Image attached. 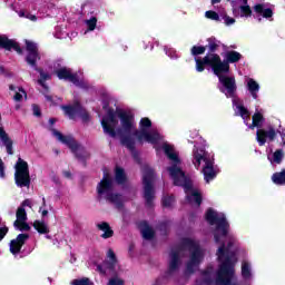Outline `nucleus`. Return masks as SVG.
Wrapping results in <instances>:
<instances>
[{
  "instance_id": "nucleus-1",
  "label": "nucleus",
  "mask_w": 285,
  "mask_h": 285,
  "mask_svg": "<svg viewBox=\"0 0 285 285\" xmlns=\"http://www.w3.org/2000/svg\"><path fill=\"white\" fill-rule=\"evenodd\" d=\"M102 108L106 110V115L101 119V126L105 135H108L112 139L120 134V141L122 146L128 150H135V146L138 144H151L156 150H163L166 157L169 159L170 166L167 167L170 179L174 181V186H181L185 190L186 199L191 206H202V191L199 188L193 186V180L181 170V159L179 153L175 149V146L168 141H164V135L159 132V129L153 128V121L150 118H141L138 128L135 122V116L132 114L121 110L108 108V100L102 101ZM163 141L160 147L157 144Z\"/></svg>"
},
{
  "instance_id": "nucleus-2",
  "label": "nucleus",
  "mask_w": 285,
  "mask_h": 285,
  "mask_svg": "<svg viewBox=\"0 0 285 285\" xmlns=\"http://www.w3.org/2000/svg\"><path fill=\"white\" fill-rule=\"evenodd\" d=\"M197 72H204V66H210L214 75L218 77L217 88L227 99H232L234 112L237 117L246 119L248 109L244 107V100L237 97V80L235 76L228 75V63L222 62L219 55H206L203 59L195 57Z\"/></svg>"
},
{
  "instance_id": "nucleus-3",
  "label": "nucleus",
  "mask_w": 285,
  "mask_h": 285,
  "mask_svg": "<svg viewBox=\"0 0 285 285\" xmlns=\"http://www.w3.org/2000/svg\"><path fill=\"white\" fill-rule=\"evenodd\" d=\"M184 250H188L189 253V261L186 264L185 275H193V273L199 268V264L204 262V248L199 246V242L193 238H183L181 246L173 248L169 254L168 268L163 275L164 279H170V277H175V275L179 273Z\"/></svg>"
},
{
  "instance_id": "nucleus-4",
  "label": "nucleus",
  "mask_w": 285,
  "mask_h": 285,
  "mask_svg": "<svg viewBox=\"0 0 285 285\" xmlns=\"http://www.w3.org/2000/svg\"><path fill=\"white\" fill-rule=\"evenodd\" d=\"M193 144L195 145L191 150V164L196 170L203 173L206 184H210L219 175V167L215 165V156L206 151V147L202 140L200 144L197 140Z\"/></svg>"
},
{
  "instance_id": "nucleus-5",
  "label": "nucleus",
  "mask_w": 285,
  "mask_h": 285,
  "mask_svg": "<svg viewBox=\"0 0 285 285\" xmlns=\"http://www.w3.org/2000/svg\"><path fill=\"white\" fill-rule=\"evenodd\" d=\"M97 271L105 277H110L107 285H125V282L119 277L121 267L117 262V256L112 249H108L107 258L102 264L97 265Z\"/></svg>"
},
{
  "instance_id": "nucleus-6",
  "label": "nucleus",
  "mask_w": 285,
  "mask_h": 285,
  "mask_svg": "<svg viewBox=\"0 0 285 285\" xmlns=\"http://www.w3.org/2000/svg\"><path fill=\"white\" fill-rule=\"evenodd\" d=\"M26 50H27V56H26V61L36 72H39L40 78L38 79L39 86L43 88V90H48V85H46L47 81H50L52 79V71H46L42 68L37 67V61L41 59V56L39 55V47L37 43L26 40Z\"/></svg>"
},
{
  "instance_id": "nucleus-7",
  "label": "nucleus",
  "mask_w": 285,
  "mask_h": 285,
  "mask_svg": "<svg viewBox=\"0 0 285 285\" xmlns=\"http://www.w3.org/2000/svg\"><path fill=\"white\" fill-rule=\"evenodd\" d=\"M97 193L99 199H106L110 204H115V206L118 208H120L121 204L124 203L121 195L115 193L112 178H110V175L106 173H104V177L97 186Z\"/></svg>"
},
{
  "instance_id": "nucleus-8",
  "label": "nucleus",
  "mask_w": 285,
  "mask_h": 285,
  "mask_svg": "<svg viewBox=\"0 0 285 285\" xmlns=\"http://www.w3.org/2000/svg\"><path fill=\"white\" fill-rule=\"evenodd\" d=\"M142 186H144V199L146 206L153 208V199H155V170L148 165H142Z\"/></svg>"
},
{
  "instance_id": "nucleus-9",
  "label": "nucleus",
  "mask_w": 285,
  "mask_h": 285,
  "mask_svg": "<svg viewBox=\"0 0 285 285\" xmlns=\"http://www.w3.org/2000/svg\"><path fill=\"white\" fill-rule=\"evenodd\" d=\"M51 132L58 141L65 144V146H68V148H70L71 153H73L78 159H85V157L88 156V154H86V149L77 144V140H75L72 136H63L60 131H57V129H52Z\"/></svg>"
},
{
  "instance_id": "nucleus-10",
  "label": "nucleus",
  "mask_w": 285,
  "mask_h": 285,
  "mask_svg": "<svg viewBox=\"0 0 285 285\" xmlns=\"http://www.w3.org/2000/svg\"><path fill=\"white\" fill-rule=\"evenodd\" d=\"M14 169L16 186L19 188H28L30 186V170L28 169V163L18 158Z\"/></svg>"
},
{
  "instance_id": "nucleus-11",
  "label": "nucleus",
  "mask_w": 285,
  "mask_h": 285,
  "mask_svg": "<svg viewBox=\"0 0 285 285\" xmlns=\"http://www.w3.org/2000/svg\"><path fill=\"white\" fill-rule=\"evenodd\" d=\"M58 79H65V81H70L77 88H82V90H88L90 85L79 73L72 72V69L63 67L59 73H56Z\"/></svg>"
},
{
  "instance_id": "nucleus-12",
  "label": "nucleus",
  "mask_w": 285,
  "mask_h": 285,
  "mask_svg": "<svg viewBox=\"0 0 285 285\" xmlns=\"http://www.w3.org/2000/svg\"><path fill=\"white\" fill-rule=\"evenodd\" d=\"M61 108L65 115L69 117V119H82L83 121H88V119H90L88 111H86V109H83L79 102H75L73 105L69 106H62Z\"/></svg>"
},
{
  "instance_id": "nucleus-13",
  "label": "nucleus",
  "mask_w": 285,
  "mask_h": 285,
  "mask_svg": "<svg viewBox=\"0 0 285 285\" xmlns=\"http://www.w3.org/2000/svg\"><path fill=\"white\" fill-rule=\"evenodd\" d=\"M264 109L259 108V106L255 107V112L252 117V122H250V111L247 109V117L243 119L244 124L249 128V130H254V128L262 129L264 126Z\"/></svg>"
},
{
  "instance_id": "nucleus-14",
  "label": "nucleus",
  "mask_w": 285,
  "mask_h": 285,
  "mask_svg": "<svg viewBox=\"0 0 285 285\" xmlns=\"http://www.w3.org/2000/svg\"><path fill=\"white\" fill-rule=\"evenodd\" d=\"M233 14L239 19H248L253 17V10L248 6V0H234L232 1Z\"/></svg>"
},
{
  "instance_id": "nucleus-15",
  "label": "nucleus",
  "mask_w": 285,
  "mask_h": 285,
  "mask_svg": "<svg viewBox=\"0 0 285 285\" xmlns=\"http://www.w3.org/2000/svg\"><path fill=\"white\" fill-rule=\"evenodd\" d=\"M277 137V130L272 125H268L265 128L257 129L256 131V141L258 146H266V142L275 141Z\"/></svg>"
},
{
  "instance_id": "nucleus-16",
  "label": "nucleus",
  "mask_w": 285,
  "mask_h": 285,
  "mask_svg": "<svg viewBox=\"0 0 285 285\" xmlns=\"http://www.w3.org/2000/svg\"><path fill=\"white\" fill-rule=\"evenodd\" d=\"M254 17L258 21L262 19H273V6L268 2H258L254 6Z\"/></svg>"
},
{
  "instance_id": "nucleus-17",
  "label": "nucleus",
  "mask_w": 285,
  "mask_h": 285,
  "mask_svg": "<svg viewBox=\"0 0 285 285\" xmlns=\"http://www.w3.org/2000/svg\"><path fill=\"white\" fill-rule=\"evenodd\" d=\"M17 219L13 223L16 230L28 232L30 230V225L28 222V214L26 213V208L19 207L16 213Z\"/></svg>"
},
{
  "instance_id": "nucleus-18",
  "label": "nucleus",
  "mask_w": 285,
  "mask_h": 285,
  "mask_svg": "<svg viewBox=\"0 0 285 285\" xmlns=\"http://www.w3.org/2000/svg\"><path fill=\"white\" fill-rule=\"evenodd\" d=\"M30 239L29 234H19L16 239H12L9 244V250L16 257L21 253V248H23V244H26Z\"/></svg>"
},
{
  "instance_id": "nucleus-19",
  "label": "nucleus",
  "mask_w": 285,
  "mask_h": 285,
  "mask_svg": "<svg viewBox=\"0 0 285 285\" xmlns=\"http://www.w3.org/2000/svg\"><path fill=\"white\" fill-rule=\"evenodd\" d=\"M0 48H4V50H14L18 55H23V49L21 46L17 43L14 40L8 39L6 36L0 35Z\"/></svg>"
},
{
  "instance_id": "nucleus-20",
  "label": "nucleus",
  "mask_w": 285,
  "mask_h": 285,
  "mask_svg": "<svg viewBox=\"0 0 285 285\" xmlns=\"http://www.w3.org/2000/svg\"><path fill=\"white\" fill-rule=\"evenodd\" d=\"M245 83H246V89L248 90L250 97L253 99H259V90H261V86L259 82H257L255 79L253 78H246L245 79Z\"/></svg>"
},
{
  "instance_id": "nucleus-21",
  "label": "nucleus",
  "mask_w": 285,
  "mask_h": 285,
  "mask_svg": "<svg viewBox=\"0 0 285 285\" xmlns=\"http://www.w3.org/2000/svg\"><path fill=\"white\" fill-rule=\"evenodd\" d=\"M97 13L90 12L87 16H85L83 26L86 28L85 35H88V32H95L97 29Z\"/></svg>"
},
{
  "instance_id": "nucleus-22",
  "label": "nucleus",
  "mask_w": 285,
  "mask_h": 285,
  "mask_svg": "<svg viewBox=\"0 0 285 285\" xmlns=\"http://www.w3.org/2000/svg\"><path fill=\"white\" fill-rule=\"evenodd\" d=\"M0 121H1V115H0ZM0 146L6 147L8 155H13L12 139H10V136H8V132H6V129H3V127H0Z\"/></svg>"
},
{
  "instance_id": "nucleus-23",
  "label": "nucleus",
  "mask_w": 285,
  "mask_h": 285,
  "mask_svg": "<svg viewBox=\"0 0 285 285\" xmlns=\"http://www.w3.org/2000/svg\"><path fill=\"white\" fill-rule=\"evenodd\" d=\"M242 277L245 282L253 279V264L247 258L242 261Z\"/></svg>"
},
{
  "instance_id": "nucleus-24",
  "label": "nucleus",
  "mask_w": 285,
  "mask_h": 285,
  "mask_svg": "<svg viewBox=\"0 0 285 285\" xmlns=\"http://www.w3.org/2000/svg\"><path fill=\"white\" fill-rule=\"evenodd\" d=\"M267 159L272 166L282 164L284 161V149H276L274 153L268 154Z\"/></svg>"
},
{
  "instance_id": "nucleus-25",
  "label": "nucleus",
  "mask_w": 285,
  "mask_h": 285,
  "mask_svg": "<svg viewBox=\"0 0 285 285\" xmlns=\"http://www.w3.org/2000/svg\"><path fill=\"white\" fill-rule=\"evenodd\" d=\"M139 228L144 239H153V237H155V230L150 228V226L148 225V222H145V220L140 222Z\"/></svg>"
},
{
  "instance_id": "nucleus-26",
  "label": "nucleus",
  "mask_w": 285,
  "mask_h": 285,
  "mask_svg": "<svg viewBox=\"0 0 285 285\" xmlns=\"http://www.w3.org/2000/svg\"><path fill=\"white\" fill-rule=\"evenodd\" d=\"M242 59V53L237 51H228L225 55V60H220V63H227V66L230 68L229 63H237Z\"/></svg>"
},
{
  "instance_id": "nucleus-27",
  "label": "nucleus",
  "mask_w": 285,
  "mask_h": 285,
  "mask_svg": "<svg viewBox=\"0 0 285 285\" xmlns=\"http://www.w3.org/2000/svg\"><path fill=\"white\" fill-rule=\"evenodd\" d=\"M97 228L98 230H101L104 233L101 235L102 239H109V237H112V235H115V232H112V228H110V225L106 222L98 223Z\"/></svg>"
},
{
  "instance_id": "nucleus-28",
  "label": "nucleus",
  "mask_w": 285,
  "mask_h": 285,
  "mask_svg": "<svg viewBox=\"0 0 285 285\" xmlns=\"http://www.w3.org/2000/svg\"><path fill=\"white\" fill-rule=\"evenodd\" d=\"M207 43V48L209 50L207 55H217L215 52L222 48V41L217 40L215 37L208 38Z\"/></svg>"
},
{
  "instance_id": "nucleus-29",
  "label": "nucleus",
  "mask_w": 285,
  "mask_h": 285,
  "mask_svg": "<svg viewBox=\"0 0 285 285\" xmlns=\"http://www.w3.org/2000/svg\"><path fill=\"white\" fill-rule=\"evenodd\" d=\"M33 228L40 235H48V233H50V227L46 224L45 220H35Z\"/></svg>"
},
{
  "instance_id": "nucleus-30",
  "label": "nucleus",
  "mask_w": 285,
  "mask_h": 285,
  "mask_svg": "<svg viewBox=\"0 0 285 285\" xmlns=\"http://www.w3.org/2000/svg\"><path fill=\"white\" fill-rule=\"evenodd\" d=\"M217 10L220 13V21H223V23H225V26H235V18H232L230 16H228V13L226 12V9H224V7H220Z\"/></svg>"
},
{
  "instance_id": "nucleus-31",
  "label": "nucleus",
  "mask_w": 285,
  "mask_h": 285,
  "mask_svg": "<svg viewBox=\"0 0 285 285\" xmlns=\"http://www.w3.org/2000/svg\"><path fill=\"white\" fill-rule=\"evenodd\" d=\"M272 181L276 186H285V169L274 173L272 175Z\"/></svg>"
},
{
  "instance_id": "nucleus-32",
  "label": "nucleus",
  "mask_w": 285,
  "mask_h": 285,
  "mask_svg": "<svg viewBox=\"0 0 285 285\" xmlns=\"http://www.w3.org/2000/svg\"><path fill=\"white\" fill-rule=\"evenodd\" d=\"M9 89L12 92H14V95H13L14 101H21V99H23V97H27L26 90H23V88H21V87L10 85Z\"/></svg>"
},
{
  "instance_id": "nucleus-33",
  "label": "nucleus",
  "mask_w": 285,
  "mask_h": 285,
  "mask_svg": "<svg viewBox=\"0 0 285 285\" xmlns=\"http://www.w3.org/2000/svg\"><path fill=\"white\" fill-rule=\"evenodd\" d=\"M115 179L116 183L119 184L120 186H124V184H126V171L124 170V168L116 167Z\"/></svg>"
},
{
  "instance_id": "nucleus-34",
  "label": "nucleus",
  "mask_w": 285,
  "mask_h": 285,
  "mask_svg": "<svg viewBox=\"0 0 285 285\" xmlns=\"http://www.w3.org/2000/svg\"><path fill=\"white\" fill-rule=\"evenodd\" d=\"M63 68H66V66L61 59L55 60L49 65L50 72H53L55 75L59 73Z\"/></svg>"
},
{
  "instance_id": "nucleus-35",
  "label": "nucleus",
  "mask_w": 285,
  "mask_h": 285,
  "mask_svg": "<svg viewBox=\"0 0 285 285\" xmlns=\"http://www.w3.org/2000/svg\"><path fill=\"white\" fill-rule=\"evenodd\" d=\"M206 19H210V21L222 22V13L214 10H208L205 12Z\"/></svg>"
},
{
  "instance_id": "nucleus-36",
  "label": "nucleus",
  "mask_w": 285,
  "mask_h": 285,
  "mask_svg": "<svg viewBox=\"0 0 285 285\" xmlns=\"http://www.w3.org/2000/svg\"><path fill=\"white\" fill-rule=\"evenodd\" d=\"M164 52L169 59H179V53L173 47L165 46Z\"/></svg>"
},
{
  "instance_id": "nucleus-37",
  "label": "nucleus",
  "mask_w": 285,
  "mask_h": 285,
  "mask_svg": "<svg viewBox=\"0 0 285 285\" xmlns=\"http://www.w3.org/2000/svg\"><path fill=\"white\" fill-rule=\"evenodd\" d=\"M71 285H95V283L90 281V278L88 277H82V278L73 279L71 282Z\"/></svg>"
},
{
  "instance_id": "nucleus-38",
  "label": "nucleus",
  "mask_w": 285,
  "mask_h": 285,
  "mask_svg": "<svg viewBox=\"0 0 285 285\" xmlns=\"http://www.w3.org/2000/svg\"><path fill=\"white\" fill-rule=\"evenodd\" d=\"M175 204V196H163V206L164 208H170Z\"/></svg>"
},
{
  "instance_id": "nucleus-39",
  "label": "nucleus",
  "mask_w": 285,
  "mask_h": 285,
  "mask_svg": "<svg viewBox=\"0 0 285 285\" xmlns=\"http://www.w3.org/2000/svg\"><path fill=\"white\" fill-rule=\"evenodd\" d=\"M53 36L56 39H66V37H68V32L63 31V28L61 27H56Z\"/></svg>"
},
{
  "instance_id": "nucleus-40",
  "label": "nucleus",
  "mask_w": 285,
  "mask_h": 285,
  "mask_svg": "<svg viewBox=\"0 0 285 285\" xmlns=\"http://www.w3.org/2000/svg\"><path fill=\"white\" fill-rule=\"evenodd\" d=\"M204 52H206V47L204 46H194L191 48L193 57H198V55H204Z\"/></svg>"
},
{
  "instance_id": "nucleus-41",
  "label": "nucleus",
  "mask_w": 285,
  "mask_h": 285,
  "mask_svg": "<svg viewBox=\"0 0 285 285\" xmlns=\"http://www.w3.org/2000/svg\"><path fill=\"white\" fill-rule=\"evenodd\" d=\"M8 226L6 225H1L0 226V242H3V237H6V235H8Z\"/></svg>"
},
{
  "instance_id": "nucleus-42",
  "label": "nucleus",
  "mask_w": 285,
  "mask_h": 285,
  "mask_svg": "<svg viewBox=\"0 0 285 285\" xmlns=\"http://www.w3.org/2000/svg\"><path fill=\"white\" fill-rule=\"evenodd\" d=\"M0 179H6V167L3 166V160L0 159Z\"/></svg>"
},
{
  "instance_id": "nucleus-43",
  "label": "nucleus",
  "mask_w": 285,
  "mask_h": 285,
  "mask_svg": "<svg viewBox=\"0 0 285 285\" xmlns=\"http://www.w3.org/2000/svg\"><path fill=\"white\" fill-rule=\"evenodd\" d=\"M32 112L35 117H41V109L37 105H32Z\"/></svg>"
},
{
  "instance_id": "nucleus-44",
  "label": "nucleus",
  "mask_w": 285,
  "mask_h": 285,
  "mask_svg": "<svg viewBox=\"0 0 285 285\" xmlns=\"http://www.w3.org/2000/svg\"><path fill=\"white\" fill-rule=\"evenodd\" d=\"M190 138L191 139H202V137H199V131H197V130L190 131Z\"/></svg>"
},
{
  "instance_id": "nucleus-45",
  "label": "nucleus",
  "mask_w": 285,
  "mask_h": 285,
  "mask_svg": "<svg viewBox=\"0 0 285 285\" xmlns=\"http://www.w3.org/2000/svg\"><path fill=\"white\" fill-rule=\"evenodd\" d=\"M217 3H222V0H212V6H214L215 10H219V8H222V6L217 7Z\"/></svg>"
},
{
  "instance_id": "nucleus-46",
  "label": "nucleus",
  "mask_w": 285,
  "mask_h": 285,
  "mask_svg": "<svg viewBox=\"0 0 285 285\" xmlns=\"http://www.w3.org/2000/svg\"><path fill=\"white\" fill-rule=\"evenodd\" d=\"M39 213H40L41 217H48V209L43 210V207H40Z\"/></svg>"
},
{
  "instance_id": "nucleus-47",
  "label": "nucleus",
  "mask_w": 285,
  "mask_h": 285,
  "mask_svg": "<svg viewBox=\"0 0 285 285\" xmlns=\"http://www.w3.org/2000/svg\"><path fill=\"white\" fill-rule=\"evenodd\" d=\"M26 19H29L30 21H37V16L27 13Z\"/></svg>"
},
{
  "instance_id": "nucleus-48",
  "label": "nucleus",
  "mask_w": 285,
  "mask_h": 285,
  "mask_svg": "<svg viewBox=\"0 0 285 285\" xmlns=\"http://www.w3.org/2000/svg\"><path fill=\"white\" fill-rule=\"evenodd\" d=\"M22 206H28L30 208L32 206V202L30 199H26L23 200Z\"/></svg>"
},
{
  "instance_id": "nucleus-49",
  "label": "nucleus",
  "mask_w": 285,
  "mask_h": 285,
  "mask_svg": "<svg viewBox=\"0 0 285 285\" xmlns=\"http://www.w3.org/2000/svg\"><path fill=\"white\" fill-rule=\"evenodd\" d=\"M160 230H168V223L160 224Z\"/></svg>"
},
{
  "instance_id": "nucleus-50",
  "label": "nucleus",
  "mask_w": 285,
  "mask_h": 285,
  "mask_svg": "<svg viewBox=\"0 0 285 285\" xmlns=\"http://www.w3.org/2000/svg\"><path fill=\"white\" fill-rule=\"evenodd\" d=\"M63 177L70 179V177H72V174L70 171H63Z\"/></svg>"
},
{
  "instance_id": "nucleus-51",
  "label": "nucleus",
  "mask_w": 285,
  "mask_h": 285,
  "mask_svg": "<svg viewBox=\"0 0 285 285\" xmlns=\"http://www.w3.org/2000/svg\"><path fill=\"white\" fill-rule=\"evenodd\" d=\"M42 210H46V197H42Z\"/></svg>"
},
{
  "instance_id": "nucleus-52",
  "label": "nucleus",
  "mask_w": 285,
  "mask_h": 285,
  "mask_svg": "<svg viewBox=\"0 0 285 285\" xmlns=\"http://www.w3.org/2000/svg\"><path fill=\"white\" fill-rule=\"evenodd\" d=\"M19 17H26L28 13H24L23 11H19Z\"/></svg>"
},
{
  "instance_id": "nucleus-53",
  "label": "nucleus",
  "mask_w": 285,
  "mask_h": 285,
  "mask_svg": "<svg viewBox=\"0 0 285 285\" xmlns=\"http://www.w3.org/2000/svg\"><path fill=\"white\" fill-rule=\"evenodd\" d=\"M154 285H161V281L158 278Z\"/></svg>"
},
{
  "instance_id": "nucleus-54",
  "label": "nucleus",
  "mask_w": 285,
  "mask_h": 285,
  "mask_svg": "<svg viewBox=\"0 0 285 285\" xmlns=\"http://www.w3.org/2000/svg\"><path fill=\"white\" fill-rule=\"evenodd\" d=\"M46 99H47L48 101H52V97H50V96H46Z\"/></svg>"
},
{
  "instance_id": "nucleus-55",
  "label": "nucleus",
  "mask_w": 285,
  "mask_h": 285,
  "mask_svg": "<svg viewBox=\"0 0 285 285\" xmlns=\"http://www.w3.org/2000/svg\"><path fill=\"white\" fill-rule=\"evenodd\" d=\"M49 124H51V126H52V124H55V119H53V118H50V119H49Z\"/></svg>"
},
{
  "instance_id": "nucleus-56",
  "label": "nucleus",
  "mask_w": 285,
  "mask_h": 285,
  "mask_svg": "<svg viewBox=\"0 0 285 285\" xmlns=\"http://www.w3.org/2000/svg\"><path fill=\"white\" fill-rule=\"evenodd\" d=\"M21 108V105H16V110H19Z\"/></svg>"
},
{
  "instance_id": "nucleus-57",
  "label": "nucleus",
  "mask_w": 285,
  "mask_h": 285,
  "mask_svg": "<svg viewBox=\"0 0 285 285\" xmlns=\"http://www.w3.org/2000/svg\"><path fill=\"white\" fill-rule=\"evenodd\" d=\"M46 239H52L50 235H46Z\"/></svg>"
},
{
  "instance_id": "nucleus-58",
  "label": "nucleus",
  "mask_w": 285,
  "mask_h": 285,
  "mask_svg": "<svg viewBox=\"0 0 285 285\" xmlns=\"http://www.w3.org/2000/svg\"><path fill=\"white\" fill-rule=\"evenodd\" d=\"M0 226H4L3 223H2V220H1V217H0Z\"/></svg>"
},
{
  "instance_id": "nucleus-59",
  "label": "nucleus",
  "mask_w": 285,
  "mask_h": 285,
  "mask_svg": "<svg viewBox=\"0 0 285 285\" xmlns=\"http://www.w3.org/2000/svg\"><path fill=\"white\" fill-rule=\"evenodd\" d=\"M145 50H148V45H145Z\"/></svg>"
},
{
  "instance_id": "nucleus-60",
  "label": "nucleus",
  "mask_w": 285,
  "mask_h": 285,
  "mask_svg": "<svg viewBox=\"0 0 285 285\" xmlns=\"http://www.w3.org/2000/svg\"><path fill=\"white\" fill-rule=\"evenodd\" d=\"M153 48H155V46L150 45V50H153Z\"/></svg>"
},
{
  "instance_id": "nucleus-61",
  "label": "nucleus",
  "mask_w": 285,
  "mask_h": 285,
  "mask_svg": "<svg viewBox=\"0 0 285 285\" xmlns=\"http://www.w3.org/2000/svg\"><path fill=\"white\" fill-rule=\"evenodd\" d=\"M49 282H52V278H48Z\"/></svg>"
},
{
  "instance_id": "nucleus-62",
  "label": "nucleus",
  "mask_w": 285,
  "mask_h": 285,
  "mask_svg": "<svg viewBox=\"0 0 285 285\" xmlns=\"http://www.w3.org/2000/svg\"><path fill=\"white\" fill-rule=\"evenodd\" d=\"M156 46H159V42L156 41Z\"/></svg>"
},
{
  "instance_id": "nucleus-63",
  "label": "nucleus",
  "mask_w": 285,
  "mask_h": 285,
  "mask_svg": "<svg viewBox=\"0 0 285 285\" xmlns=\"http://www.w3.org/2000/svg\"><path fill=\"white\" fill-rule=\"evenodd\" d=\"M283 146H285V140H283Z\"/></svg>"
}]
</instances>
